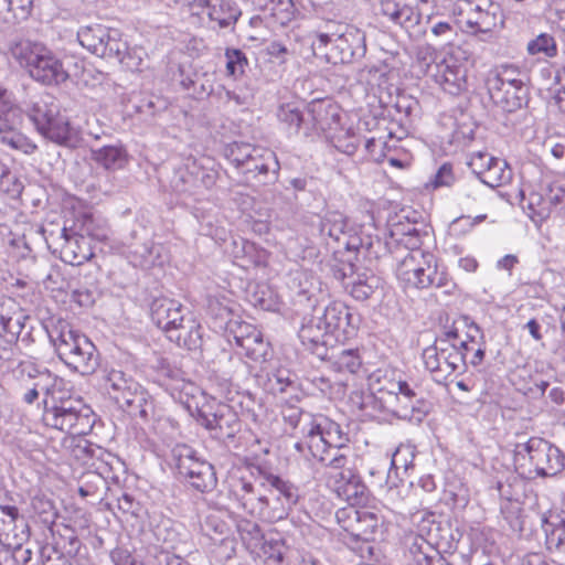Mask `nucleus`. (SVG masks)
<instances>
[{"label":"nucleus","instance_id":"obj_1","mask_svg":"<svg viewBox=\"0 0 565 565\" xmlns=\"http://www.w3.org/2000/svg\"><path fill=\"white\" fill-rule=\"evenodd\" d=\"M7 55L33 81L43 85H58L68 79L62 61L42 42L13 36L7 42Z\"/></svg>","mask_w":565,"mask_h":565},{"label":"nucleus","instance_id":"obj_2","mask_svg":"<svg viewBox=\"0 0 565 565\" xmlns=\"http://www.w3.org/2000/svg\"><path fill=\"white\" fill-rule=\"evenodd\" d=\"M42 422L46 427L76 436L86 435L94 424L90 407L61 390L43 399Z\"/></svg>","mask_w":565,"mask_h":565},{"label":"nucleus","instance_id":"obj_3","mask_svg":"<svg viewBox=\"0 0 565 565\" xmlns=\"http://www.w3.org/2000/svg\"><path fill=\"white\" fill-rule=\"evenodd\" d=\"M514 463L518 468L534 471L540 477H553L564 468V455L547 440L531 437L526 443L514 447Z\"/></svg>","mask_w":565,"mask_h":565},{"label":"nucleus","instance_id":"obj_4","mask_svg":"<svg viewBox=\"0 0 565 565\" xmlns=\"http://www.w3.org/2000/svg\"><path fill=\"white\" fill-rule=\"evenodd\" d=\"M259 486L265 490L263 520L277 522L286 519L299 501V489L291 481L257 466Z\"/></svg>","mask_w":565,"mask_h":565},{"label":"nucleus","instance_id":"obj_5","mask_svg":"<svg viewBox=\"0 0 565 565\" xmlns=\"http://www.w3.org/2000/svg\"><path fill=\"white\" fill-rule=\"evenodd\" d=\"M15 383V390L25 404H33L43 395L47 399L56 393V376L49 370L39 367L30 360L19 361L14 366L8 364Z\"/></svg>","mask_w":565,"mask_h":565},{"label":"nucleus","instance_id":"obj_6","mask_svg":"<svg viewBox=\"0 0 565 565\" xmlns=\"http://www.w3.org/2000/svg\"><path fill=\"white\" fill-rule=\"evenodd\" d=\"M36 130L46 139L67 148H76L79 139L75 129L70 126L68 119L61 115L60 107L51 102H38L29 114Z\"/></svg>","mask_w":565,"mask_h":565},{"label":"nucleus","instance_id":"obj_7","mask_svg":"<svg viewBox=\"0 0 565 565\" xmlns=\"http://www.w3.org/2000/svg\"><path fill=\"white\" fill-rule=\"evenodd\" d=\"M172 455L178 475L191 488L201 493L211 492L215 489L217 478L214 466L200 458L192 447L177 445Z\"/></svg>","mask_w":565,"mask_h":565},{"label":"nucleus","instance_id":"obj_8","mask_svg":"<svg viewBox=\"0 0 565 565\" xmlns=\"http://www.w3.org/2000/svg\"><path fill=\"white\" fill-rule=\"evenodd\" d=\"M302 433L308 439V449L318 461H326L333 449L345 450L349 436L334 420L319 415L308 422Z\"/></svg>","mask_w":565,"mask_h":565},{"label":"nucleus","instance_id":"obj_9","mask_svg":"<svg viewBox=\"0 0 565 565\" xmlns=\"http://www.w3.org/2000/svg\"><path fill=\"white\" fill-rule=\"evenodd\" d=\"M198 422L206 428L211 436L226 445L235 443L242 431V422L234 408L227 404H218L214 412L199 411Z\"/></svg>","mask_w":565,"mask_h":565},{"label":"nucleus","instance_id":"obj_10","mask_svg":"<svg viewBox=\"0 0 565 565\" xmlns=\"http://www.w3.org/2000/svg\"><path fill=\"white\" fill-rule=\"evenodd\" d=\"M230 492L236 499L239 507L250 515L263 519L265 490L259 486V473L257 477L241 476L231 478Z\"/></svg>","mask_w":565,"mask_h":565},{"label":"nucleus","instance_id":"obj_11","mask_svg":"<svg viewBox=\"0 0 565 565\" xmlns=\"http://www.w3.org/2000/svg\"><path fill=\"white\" fill-rule=\"evenodd\" d=\"M340 28L343 30L334 39L330 60L333 64H349L362 58L366 53L364 32L350 25H340Z\"/></svg>","mask_w":565,"mask_h":565},{"label":"nucleus","instance_id":"obj_12","mask_svg":"<svg viewBox=\"0 0 565 565\" xmlns=\"http://www.w3.org/2000/svg\"><path fill=\"white\" fill-rule=\"evenodd\" d=\"M323 324L330 337L350 338L355 333L356 323L350 309L342 302H331L321 308L318 305L311 309Z\"/></svg>","mask_w":565,"mask_h":565},{"label":"nucleus","instance_id":"obj_13","mask_svg":"<svg viewBox=\"0 0 565 565\" xmlns=\"http://www.w3.org/2000/svg\"><path fill=\"white\" fill-rule=\"evenodd\" d=\"M329 486L339 498L352 505H366L370 499V490L363 482L358 471H344L331 475L328 478Z\"/></svg>","mask_w":565,"mask_h":565},{"label":"nucleus","instance_id":"obj_14","mask_svg":"<svg viewBox=\"0 0 565 565\" xmlns=\"http://www.w3.org/2000/svg\"><path fill=\"white\" fill-rule=\"evenodd\" d=\"M302 312L305 316L298 332L299 339L308 351L320 360H324L328 356V349L332 338L323 329V324L313 311L310 315L307 311Z\"/></svg>","mask_w":565,"mask_h":565},{"label":"nucleus","instance_id":"obj_15","mask_svg":"<svg viewBox=\"0 0 565 565\" xmlns=\"http://www.w3.org/2000/svg\"><path fill=\"white\" fill-rule=\"evenodd\" d=\"M288 288L292 301L300 310L316 309L319 302L320 288L318 280L308 271L295 270L290 274Z\"/></svg>","mask_w":565,"mask_h":565},{"label":"nucleus","instance_id":"obj_16","mask_svg":"<svg viewBox=\"0 0 565 565\" xmlns=\"http://www.w3.org/2000/svg\"><path fill=\"white\" fill-rule=\"evenodd\" d=\"M186 309L175 299L157 298L151 302L150 316L153 323L171 335L175 329L185 321Z\"/></svg>","mask_w":565,"mask_h":565},{"label":"nucleus","instance_id":"obj_17","mask_svg":"<svg viewBox=\"0 0 565 565\" xmlns=\"http://www.w3.org/2000/svg\"><path fill=\"white\" fill-rule=\"evenodd\" d=\"M426 265L414 270V275L409 276V280H403L402 282L406 287L416 289H426L429 287H436L444 289L446 294H450L455 284L444 271H438L437 260L434 255H426Z\"/></svg>","mask_w":565,"mask_h":565},{"label":"nucleus","instance_id":"obj_18","mask_svg":"<svg viewBox=\"0 0 565 565\" xmlns=\"http://www.w3.org/2000/svg\"><path fill=\"white\" fill-rule=\"evenodd\" d=\"M58 238H63L61 244V258L63 262L73 266H79L94 256L90 241L79 235L77 232L68 233L66 226L57 231Z\"/></svg>","mask_w":565,"mask_h":565},{"label":"nucleus","instance_id":"obj_19","mask_svg":"<svg viewBox=\"0 0 565 565\" xmlns=\"http://www.w3.org/2000/svg\"><path fill=\"white\" fill-rule=\"evenodd\" d=\"M51 343L54 345L58 358L68 365L73 360V350L77 344V337H85L83 333L74 330L65 320H57L46 329Z\"/></svg>","mask_w":565,"mask_h":565},{"label":"nucleus","instance_id":"obj_20","mask_svg":"<svg viewBox=\"0 0 565 565\" xmlns=\"http://www.w3.org/2000/svg\"><path fill=\"white\" fill-rule=\"evenodd\" d=\"M435 82L448 94L459 95L467 88V70L454 58L437 64Z\"/></svg>","mask_w":565,"mask_h":565},{"label":"nucleus","instance_id":"obj_21","mask_svg":"<svg viewBox=\"0 0 565 565\" xmlns=\"http://www.w3.org/2000/svg\"><path fill=\"white\" fill-rule=\"evenodd\" d=\"M116 404L131 417H139L142 420H148L154 413L153 399L140 384L137 385V390L129 388L124 393Z\"/></svg>","mask_w":565,"mask_h":565},{"label":"nucleus","instance_id":"obj_22","mask_svg":"<svg viewBox=\"0 0 565 565\" xmlns=\"http://www.w3.org/2000/svg\"><path fill=\"white\" fill-rule=\"evenodd\" d=\"M494 82L487 84L492 102L502 108L503 111L513 113L527 104L526 86H500Z\"/></svg>","mask_w":565,"mask_h":565},{"label":"nucleus","instance_id":"obj_23","mask_svg":"<svg viewBox=\"0 0 565 565\" xmlns=\"http://www.w3.org/2000/svg\"><path fill=\"white\" fill-rule=\"evenodd\" d=\"M473 18L468 20V24L476 32L489 33L497 28H501L504 22L503 12L498 3L483 0L477 4L473 10Z\"/></svg>","mask_w":565,"mask_h":565},{"label":"nucleus","instance_id":"obj_24","mask_svg":"<svg viewBox=\"0 0 565 565\" xmlns=\"http://www.w3.org/2000/svg\"><path fill=\"white\" fill-rule=\"evenodd\" d=\"M100 44L106 46L108 52L105 55H98L99 57L117 61L130 71L139 70L141 58H136L128 52L127 43L120 38L117 30L110 29L108 36L102 39Z\"/></svg>","mask_w":565,"mask_h":565},{"label":"nucleus","instance_id":"obj_25","mask_svg":"<svg viewBox=\"0 0 565 565\" xmlns=\"http://www.w3.org/2000/svg\"><path fill=\"white\" fill-rule=\"evenodd\" d=\"M521 196L522 207L527 210V214L534 223L541 224L553 214L552 201L546 194L544 183H541L537 189L531 190L527 196L524 191H521Z\"/></svg>","mask_w":565,"mask_h":565},{"label":"nucleus","instance_id":"obj_26","mask_svg":"<svg viewBox=\"0 0 565 565\" xmlns=\"http://www.w3.org/2000/svg\"><path fill=\"white\" fill-rule=\"evenodd\" d=\"M90 159L107 171H117L127 166L129 154L121 143L106 145L100 148H92Z\"/></svg>","mask_w":565,"mask_h":565},{"label":"nucleus","instance_id":"obj_27","mask_svg":"<svg viewBox=\"0 0 565 565\" xmlns=\"http://www.w3.org/2000/svg\"><path fill=\"white\" fill-rule=\"evenodd\" d=\"M72 353L74 358L68 362L70 369L86 375L93 373L98 366L97 350L86 335L77 337V344Z\"/></svg>","mask_w":565,"mask_h":565},{"label":"nucleus","instance_id":"obj_28","mask_svg":"<svg viewBox=\"0 0 565 565\" xmlns=\"http://www.w3.org/2000/svg\"><path fill=\"white\" fill-rule=\"evenodd\" d=\"M267 390L280 401L284 397L301 396L296 374L286 369H278L268 375Z\"/></svg>","mask_w":565,"mask_h":565},{"label":"nucleus","instance_id":"obj_29","mask_svg":"<svg viewBox=\"0 0 565 565\" xmlns=\"http://www.w3.org/2000/svg\"><path fill=\"white\" fill-rule=\"evenodd\" d=\"M186 313L189 317L185 321L179 324L175 331L168 338L179 347L186 348L188 350H198L203 343L202 327L190 316L189 311Z\"/></svg>","mask_w":565,"mask_h":565},{"label":"nucleus","instance_id":"obj_30","mask_svg":"<svg viewBox=\"0 0 565 565\" xmlns=\"http://www.w3.org/2000/svg\"><path fill=\"white\" fill-rule=\"evenodd\" d=\"M383 284V280L376 275L361 274L351 284H348L345 288L354 299L365 301L379 291H382Z\"/></svg>","mask_w":565,"mask_h":565},{"label":"nucleus","instance_id":"obj_31","mask_svg":"<svg viewBox=\"0 0 565 565\" xmlns=\"http://www.w3.org/2000/svg\"><path fill=\"white\" fill-rule=\"evenodd\" d=\"M109 28L102 24L82 26L77 31V40L81 45L95 55L107 54L106 46L100 44L102 39L108 36Z\"/></svg>","mask_w":565,"mask_h":565},{"label":"nucleus","instance_id":"obj_32","mask_svg":"<svg viewBox=\"0 0 565 565\" xmlns=\"http://www.w3.org/2000/svg\"><path fill=\"white\" fill-rule=\"evenodd\" d=\"M242 12L231 0H211L207 18L217 22L220 28H227L238 20Z\"/></svg>","mask_w":565,"mask_h":565},{"label":"nucleus","instance_id":"obj_33","mask_svg":"<svg viewBox=\"0 0 565 565\" xmlns=\"http://www.w3.org/2000/svg\"><path fill=\"white\" fill-rule=\"evenodd\" d=\"M323 361H329L337 372H348L351 374L356 373L362 365L358 351L353 349H342L340 351L328 349V356Z\"/></svg>","mask_w":565,"mask_h":565},{"label":"nucleus","instance_id":"obj_34","mask_svg":"<svg viewBox=\"0 0 565 565\" xmlns=\"http://www.w3.org/2000/svg\"><path fill=\"white\" fill-rule=\"evenodd\" d=\"M279 170V162L274 151L262 148V152H256L253 159L248 160L242 171L244 173L268 174L271 172L276 179Z\"/></svg>","mask_w":565,"mask_h":565},{"label":"nucleus","instance_id":"obj_35","mask_svg":"<svg viewBox=\"0 0 565 565\" xmlns=\"http://www.w3.org/2000/svg\"><path fill=\"white\" fill-rule=\"evenodd\" d=\"M139 383L121 370H110L104 376V386L109 396L116 402L129 388L137 390Z\"/></svg>","mask_w":565,"mask_h":565},{"label":"nucleus","instance_id":"obj_36","mask_svg":"<svg viewBox=\"0 0 565 565\" xmlns=\"http://www.w3.org/2000/svg\"><path fill=\"white\" fill-rule=\"evenodd\" d=\"M76 231L83 237L96 242H106L109 238V227L103 220L85 214L76 223Z\"/></svg>","mask_w":565,"mask_h":565},{"label":"nucleus","instance_id":"obj_37","mask_svg":"<svg viewBox=\"0 0 565 565\" xmlns=\"http://www.w3.org/2000/svg\"><path fill=\"white\" fill-rule=\"evenodd\" d=\"M413 232H404V226H393L391 230V241L386 242V246L391 252L393 245L396 247H403L406 253L423 250L420 248L423 244V232L418 228H413Z\"/></svg>","mask_w":565,"mask_h":565},{"label":"nucleus","instance_id":"obj_38","mask_svg":"<svg viewBox=\"0 0 565 565\" xmlns=\"http://www.w3.org/2000/svg\"><path fill=\"white\" fill-rule=\"evenodd\" d=\"M402 398L405 399L403 416L407 417L409 409L412 412L409 416L420 420L422 416L426 414L427 404L422 397H418V394L406 381H401V388L396 401L401 402Z\"/></svg>","mask_w":565,"mask_h":565},{"label":"nucleus","instance_id":"obj_39","mask_svg":"<svg viewBox=\"0 0 565 565\" xmlns=\"http://www.w3.org/2000/svg\"><path fill=\"white\" fill-rule=\"evenodd\" d=\"M206 312L216 327L226 328L232 322L233 302L226 297L211 296L207 298Z\"/></svg>","mask_w":565,"mask_h":565},{"label":"nucleus","instance_id":"obj_40","mask_svg":"<svg viewBox=\"0 0 565 565\" xmlns=\"http://www.w3.org/2000/svg\"><path fill=\"white\" fill-rule=\"evenodd\" d=\"M128 258L135 267L149 269L156 264L154 244L147 239L129 245Z\"/></svg>","mask_w":565,"mask_h":565},{"label":"nucleus","instance_id":"obj_41","mask_svg":"<svg viewBox=\"0 0 565 565\" xmlns=\"http://www.w3.org/2000/svg\"><path fill=\"white\" fill-rule=\"evenodd\" d=\"M301 396H298L297 398L294 397H284L282 401H280L281 404V416L285 422V424L289 425L291 429L298 428L300 422L302 419H308V422L312 420L316 416L306 413L302 411L301 407L297 405V403L300 402Z\"/></svg>","mask_w":565,"mask_h":565},{"label":"nucleus","instance_id":"obj_42","mask_svg":"<svg viewBox=\"0 0 565 565\" xmlns=\"http://www.w3.org/2000/svg\"><path fill=\"white\" fill-rule=\"evenodd\" d=\"M401 388V381L384 379V383L376 388V394L371 393L366 395L362 402L361 407L364 408L369 403H375L379 411L386 409L385 396L390 399L398 398V391Z\"/></svg>","mask_w":565,"mask_h":565},{"label":"nucleus","instance_id":"obj_43","mask_svg":"<svg viewBox=\"0 0 565 565\" xmlns=\"http://www.w3.org/2000/svg\"><path fill=\"white\" fill-rule=\"evenodd\" d=\"M512 179V170L503 160L495 158L493 162L483 172L481 182L490 188H498L509 183Z\"/></svg>","mask_w":565,"mask_h":565},{"label":"nucleus","instance_id":"obj_44","mask_svg":"<svg viewBox=\"0 0 565 565\" xmlns=\"http://www.w3.org/2000/svg\"><path fill=\"white\" fill-rule=\"evenodd\" d=\"M382 518L374 511L370 510L366 505L361 507V518L358 522L354 539L362 541L373 540V535L379 529Z\"/></svg>","mask_w":565,"mask_h":565},{"label":"nucleus","instance_id":"obj_45","mask_svg":"<svg viewBox=\"0 0 565 565\" xmlns=\"http://www.w3.org/2000/svg\"><path fill=\"white\" fill-rule=\"evenodd\" d=\"M347 227V218L340 212H328L320 222L321 235L328 236L335 242H339L341 236L345 234Z\"/></svg>","mask_w":565,"mask_h":565},{"label":"nucleus","instance_id":"obj_46","mask_svg":"<svg viewBox=\"0 0 565 565\" xmlns=\"http://www.w3.org/2000/svg\"><path fill=\"white\" fill-rule=\"evenodd\" d=\"M236 529L243 543L247 547L257 548L262 546L264 533L257 522L243 518L237 521Z\"/></svg>","mask_w":565,"mask_h":565},{"label":"nucleus","instance_id":"obj_47","mask_svg":"<svg viewBox=\"0 0 565 565\" xmlns=\"http://www.w3.org/2000/svg\"><path fill=\"white\" fill-rule=\"evenodd\" d=\"M426 255H431L428 252L415 250L408 252L398 260L396 275L401 281L409 280V276L414 275V270L422 265H426Z\"/></svg>","mask_w":565,"mask_h":565},{"label":"nucleus","instance_id":"obj_48","mask_svg":"<svg viewBox=\"0 0 565 565\" xmlns=\"http://www.w3.org/2000/svg\"><path fill=\"white\" fill-rule=\"evenodd\" d=\"M26 320L28 318L23 317L22 315L6 317L0 313L1 330L3 334L7 337L6 339L2 338V344L4 342H11V344L15 349V355L18 354L15 341L18 340L23 329L25 328Z\"/></svg>","mask_w":565,"mask_h":565},{"label":"nucleus","instance_id":"obj_49","mask_svg":"<svg viewBox=\"0 0 565 565\" xmlns=\"http://www.w3.org/2000/svg\"><path fill=\"white\" fill-rule=\"evenodd\" d=\"M497 84L500 86H525L522 73L511 65H503L491 72L487 77V84Z\"/></svg>","mask_w":565,"mask_h":565},{"label":"nucleus","instance_id":"obj_50","mask_svg":"<svg viewBox=\"0 0 565 565\" xmlns=\"http://www.w3.org/2000/svg\"><path fill=\"white\" fill-rule=\"evenodd\" d=\"M256 152H262V148L245 142H233L226 148L227 159L239 169H243Z\"/></svg>","mask_w":565,"mask_h":565},{"label":"nucleus","instance_id":"obj_51","mask_svg":"<svg viewBox=\"0 0 565 565\" xmlns=\"http://www.w3.org/2000/svg\"><path fill=\"white\" fill-rule=\"evenodd\" d=\"M32 8L33 0H9V10L0 12L2 23L13 24L26 20Z\"/></svg>","mask_w":565,"mask_h":565},{"label":"nucleus","instance_id":"obj_52","mask_svg":"<svg viewBox=\"0 0 565 565\" xmlns=\"http://www.w3.org/2000/svg\"><path fill=\"white\" fill-rule=\"evenodd\" d=\"M203 533L213 541L224 542L230 532L227 523L216 512L210 513L205 516L201 524Z\"/></svg>","mask_w":565,"mask_h":565},{"label":"nucleus","instance_id":"obj_53","mask_svg":"<svg viewBox=\"0 0 565 565\" xmlns=\"http://www.w3.org/2000/svg\"><path fill=\"white\" fill-rule=\"evenodd\" d=\"M277 117L287 129L299 132L301 124L305 122L302 110L295 103L282 104L277 111Z\"/></svg>","mask_w":565,"mask_h":565},{"label":"nucleus","instance_id":"obj_54","mask_svg":"<svg viewBox=\"0 0 565 565\" xmlns=\"http://www.w3.org/2000/svg\"><path fill=\"white\" fill-rule=\"evenodd\" d=\"M530 55L543 54L546 57H555L558 53L557 44L553 35L541 33L531 40L526 46Z\"/></svg>","mask_w":565,"mask_h":565},{"label":"nucleus","instance_id":"obj_55","mask_svg":"<svg viewBox=\"0 0 565 565\" xmlns=\"http://www.w3.org/2000/svg\"><path fill=\"white\" fill-rule=\"evenodd\" d=\"M239 347L245 351L246 356L257 362L265 361L269 351V343L265 341L260 331L259 337L250 334Z\"/></svg>","mask_w":565,"mask_h":565},{"label":"nucleus","instance_id":"obj_56","mask_svg":"<svg viewBox=\"0 0 565 565\" xmlns=\"http://www.w3.org/2000/svg\"><path fill=\"white\" fill-rule=\"evenodd\" d=\"M71 454L76 460L87 465L89 459L95 457L99 458V456L103 455V449L87 439L79 437L73 439Z\"/></svg>","mask_w":565,"mask_h":565},{"label":"nucleus","instance_id":"obj_57","mask_svg":"<svg viewBox=\"0 0 565 565\" xmlns=\"http://www.w3.org/2000/svg\"><path fill=\"white\" fill-rule=\"evenodd\" d=\"M242 415L252 420L255 425H260L264 420L266 409L264 405L256 401L252 394H244L238 402Z\"/></svg>","mask_w":565,"mask_h":565},{"label":"nucleus","instance_id":"obj_58","mask_svg":"<svg viewBox=\"0 0 565 565\" xmlns=\"http://www.w3.org/2000/svg\"><path fill=\"white\" fill-rule=\"evenodd\" d=\"M334 110L335 108L331 104H324L323 102L311 103L308 107V113L312 118L313 127L326 130L329 127L327 116L330 115L333 119L339 117Z\"/></svg>","mask_w":565,"mask_h":565},{"label":"nucleus","instance_id":"obj_59","mask_svg":"<svg viewBox=\"0 0 565 565\" xmlns=\"http://www.w3.org/2000/svg\"><path fill=\"white\" fill-rule=\"evenodd\" d=\"M335 516L341 527L354 537L355 532L359 531L356 526L361 518V505L349 504V507L338 510Z\"/></svg>","mask_w":565,"mask_h":565},{"label":"nucleus","instance_id":"obj_60","mask_svg":"<svg viewBox=\"0 0 565 565\" xmlns=\"http://www.w3.org/2000/svg\"><path fill=\"white\" fill-rule=\"evenodd\" d=\"M408 551L417 565H424L427 558H431V554L436 551L434 546L422 535H412Z\"/></svg>","mask_w":565,"mask_h":565},{"label":"nucleus","instance_id":"obj_61","mask_svg":"<svg viewBox=\"0 0 565 565\" xmlns=\"http://www.w3.org/2000/svg\"><path fill=\"white\" fill-rule=\"evenodd\" d=\"M349 451H350V449L348 446H347L345 450L333 449L332 451H330L328 460L320 461L327 468L330 469V472L328 473V478L331 475H339L340 472H344V471H355L354 469L348 467V463H349L348 452Z\"/></svg>","mask_w":565,"mask_h":565},{"label":"nucleus","instance_id":"obj_62","mask_svg":"<svg viewBox=\"0 0 565 565\" xmlns=\"http://www.w3.org/2000/svg\"><path fill=\"white\" fill-rule=\"evenodd\" d=\"M22 516L20 515L19 509L14 505H0V532L10 535L11 533L17 536L14 530L17 529V523L22 521Z\"/></svg>","mask_w":565,"mask_h":565},{"label":"nucleus","instance_id":"obj_63","mask_svg":"<svg viewBox=\"0 0 565 565\" xmlns=\"http://www.w3.org/2000/svg\"><path fill=\"white\" fill-rule=\"evenodd\" d=\"M443 358V373H445V381L460 367L465 366L466 353L460 348H449L448 352H444Z\"/></svg>","mask_w":565,"mask_h":565},{"label":"nucleus","instance_id":"obj_64","mask_svg":"<svg viewBox=\"0 0 565 565\" xmlns=\"http://www.w3.org/2000/svg\"><path fill=\"white\" fill-rule=\"evenodd\" d=\"M544 186L551 198L553 213L565 217V189L558 183H544Z\"/></svg>","mask_w":565,"mask_h":565}]
</instances>
